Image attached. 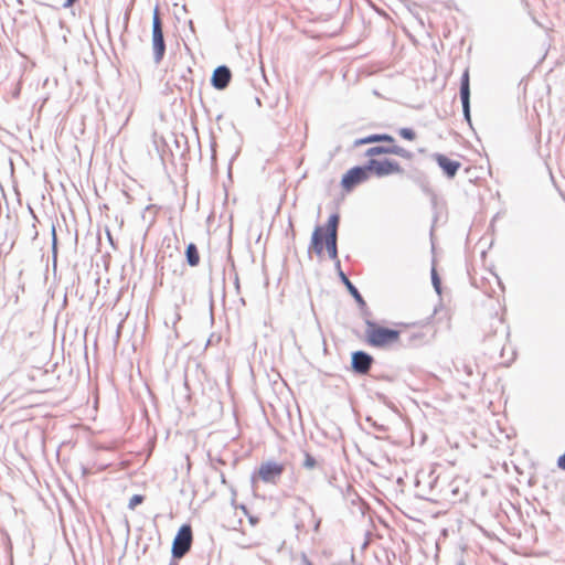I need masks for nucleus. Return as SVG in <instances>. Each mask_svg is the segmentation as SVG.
<instances>
[{"instance_id":"obj_1","label":"nucleus","mask_w":565,"mask_h":565,"mask_svg":"<svg viewBox=\"0 0 565 565\" xmlns=\"http://www.w3.org/2000/svg\"><path fill=\"white\" fill-rule=\"evenodd\" d=\"M365 335L371 345L385 348L398 341L399 331L379 327L376 323L367 321Z\"/></svg>"},{"instance_id":"obj_2","label":"nucleus","mask_w":565,"mask_h":565,"mask_svg":"<svg viewBox=\"0 0 565 565\" xmlns=\"http://www.w3.org/2000/svg\"><path fill=\"white\" fill-rule=\"evenodd\" d=\"M152 51H153V61L156 64H159L166 52V44L163 40L162 24L159 18L158 8L154 9L153 18H152Z\"/></svg>"},{"instance_id":"obj_3","label":"nucleus","mask_w":565,"mask_h":565,"mask_svg":"<svg viewBox=\"0 0 565 565\" xmlns=\"http://www.w3.org/2000/svg\"><path fill=\"white\" fill-rule=\"evenodd\" d=\"M192 544V530L190 525H182L178 531L173 544H172V555L175 558L183 557L186 552L190 550Z\"/></svg>"},{"instance_id":"obj_4","label":"nucleus","mask_w":565,"mask_h":565,"mask_svg":"<svg viewBox=\"0 0 565 565\" xmlns=\"http://www.w3.org/2000/svg\"><path fill=\"white\" fill-rule=\"evenodd\" d=\"M366 166L369 172H373L380 178L402 172V168L398 162L388 159H370Z\"/></svg>"},{"instance_id":"obj_5","label":"nucleus","mask_w":565,"mask_h":565,"mask_svg":"<svg viewBox=\"0 0 565 565\" xmlns=\"http://www.w3.org/2000/svg\"><path fill=\"white\" fill-rule=\"evenodd\" d=\"M339 224V215L332 214L327 224V234H326V248L331 259L338 258V249H337V231Z\"/></svg>"},{"instance_id":"obj_6","label":"nucleus","mask_w":565,"mask_h":565,"mask_svg":"<svg viewBox=\"0 0 565 565\" xmlns=\"http://www.w3.org/2000/svg\"><path fill=\"white\" fill-rule=\"evenodd\" d=\"M284 469L282 463L268 460L259 466L258 476L266 483H276L284 472Z\"/></svg>"},{"instance_id":"obj_7","label":"nucleus","mask_w":565,"mask_h":565,"mask_svg":"<svg viewBox=\"0 0 565 565\" xmlns=\"http://www.w3.org/2000/svg\"><path fill=\"white\" fill-rule=\"evenodd\" d=\"M369 169L365 167H354L350 169L342 178L341 184L345 190H351L356 184L367 180Z\"/></svg>"},{"instance_id":"obj_8","label":"nucleus","mask_w":565,"mask_h":565,"mask_svg":"<svg viewBox=\"0 0 565 565\" xmlns=\"http://www.w3.org/2000/svg\"><path fill=\"white\" fill-rule=\"evenodd\" d=\"M436 162L448 178H454L461 167L459 161L451 160L445 154L436 153L434 156Z\"/></svg>"},{"instance_id":"obj_9","label":"nucleus","mask_w":565,"mask_h":565,"mask_svg":"<svg viewBox=\"0 0 565 565\" xmlns=\"http://www.w3.org/2000/svg\"><path fill=\"white\" fill-rule=\"evenodd\" d=\"M460 98L462 103L463 115L467 120H470V88L468 71L463 73L461 78Z\"/></svg>"},{"instance_id":"obj_10","label":"nucleus","mask_w":565,"mask_h":565,"mask_svg":"<svg viewBox=\"0 0 565 565\" xmlns=\"http://www.w3.org/2000/svg\"><path fill=\"white\" fill-rule=\"evenodd\" d=\"M372 364L371 355L365 352L358 351L352 355V367L358 373L364 374L366 373Z\"/></svg>"},{"instance_id":"obj_11","label":"nucleus","mask_w":565,"mask_h":565,"mask_svg":"<svg viewBox=\"0 0 565 565\" xmlns=\"http://www.w3.org/2000/svg\"><path fill=\"white\" fill-rule=\"evenodd\" d=\"M231 79V72L226 66H218L212 76V85L217 89H224Z\"/></svg>"},{"instance_id":"obj_12","label":"nucleus","mask_w":565,"mask_h":565,"mask_svg":"<svg viewBox=\"0 0 565 565\" xmlns=\"http://www.w3.org/2000/svg\"><path fill=\"white\" fill-rule=\"evenodd\" d=\"M323 227L316 226L311 236L310 248L313 249L318 256H321L323 253Z\"/></svg>"},{"instance_id":"obj_13","label":"nucleus","mask_w":565,"mask_h":565,"mask_svg":"<svg viewBox=\"0 0 565 565\" xmlns=\"http://www.w3.org/2000/svg\"><path fill=\"white\" fill-rule=\"evenodd\" d=\"M380 141H386L393 143L395 140L392 136L386 134H375L370 135L365 138H362L360 140H356V145H365V143H372V142H380Z\"/></svg>"},{"instance_id":"obj_14","label":"nucleus","mask_w":565,"mask_h":565,"mask_svg":"<svg viewBox=\"0 0 565 565\" xmlns=\"http://www.w3.org/2000/svg\"><path fill=\"white\" fill-rule=\"evenodd\" d=\"M186 260L190 266H196L200 262L198 248L194 244H189L186 247Z\"/></svg>"},{"instance_id":"obj_15","label":"nucleus","mask_w":565,"mask_h":565,"mask_svg":"<svg viewBox=\"0 0 565 565\" xmlns=\"http://www.w3.org/2000/svg\"><path fill=\"white\" fill-rule=\"evenodd\" d=\"M342 280L347 288L349 289L350 294L354 297V299L360 303L364 305V300L362 296L360 295L359 290L353 286V284L345 277L343 273H341Z\"/></svg>"},{"instance_id":"obj_16","label":"nucleus","mask_w":565,"mask_h":565,"mask_svg":"<svg viewBox=\"0 0 565 565\" xmlns=\"http://www.w3.org/2000/svg\"><path fill=\"white\" fill-rule=\"evenodd\" d=\"M388 150H390V147L375 146V147L369 148L365 151V156L372 158V157L379 156V154H386V153H390Z\"/></svg>"},{"instance_id":"obj_17","label":"nucleus","mask_w":565,"mask_h":565,"mask_svg":"<svg viewBox=\"0 0 565 565\" xmlns=\"http://www.w3.org/2000/svg\"><path fill=\"white\" fill-rule=\"evenodd\" d=\"M388 151H390L391 154H396V156H399V157L405 158V159H411L412 158V153L408 150H406V149H404V148H402L399 146H396V145L390 146V150Z\"/></svg>"},{"instance_id":"obj_18","label":"nucleus","mask_w":565,"mask_h":565,"mask_svg":"<svg viewBox=\"0 0 565 565\" xmlns=\"http://www.w3.org/2000/svg\"><path fill=\"white\" fill-rule=\"evenodd\" d=\"M431 282H433V286H434L436 292L438 295H440V292H441L440 279H439L438 274L435 268L431 269Z\"/></svg>"},{"instance_id":"obj_19","label":"nucleus","mask_w":565,"mask_h":565,"mask_svg":"<svg viewBox=\"0 0 565 565\" xmlns=\"http://www.w3.org/2000/svg\"><path fill=\"white\" fill-rule=\"evenodd\" d=\"M143 501V497L140 494H134L129 499L128 508L134 510L138 504H140Z\"/></svg>"},{"instance_id":"obj_20","label":"nucleus","mask_w":565,"mask_h":565,"mask_svg":"<svg viewBox=\"0 0 565 565\" xmlns=\"http://www.w3.org/2000/svg\"><path fill=\"white\" fill-rule=\"evenodd\" d=\"M398 134L404 139H407V140H414L415 139V132L411 128H401Z\"/></svg>"},{"instance_id":"obj_21","label":"nucleus","mask_w":565,"mask_h":565,"mask_svg":"<svg viewBox=\"0 0 565 565\" xmlns=\"http://www.w3.org/2000/svg\"><path fill=\"white\" fill-rule=\"evenodd\" d=\"M316 465H317L316 459L310 454L307 452L305 455L303 467L307 469H313L316 467Z\"/></svg>"},{"instance_id":"obj_22","label":"nucleus","mask_w":565,"mask_h":565,"mask_svg":"<svg viewBox=\"0 0 565 565\" xmlns=\"http://www.w3.org/2000/svg\"><path fill=\"white\" fill-rule=\"evenodd\" d=\"M557 465L559 468L565 470V454L558 458Z\"/></svg>"},{"instance_id":"obj_23","label":"nucleus","mask_w":565,"mask_h":565,"mask_svg":"<svg viewBox=\"0 0 565 565\" xmlns=\"http://www.w3.org/2000/svg\"><path fill=\"white\" fill-rule=\"evenodd\" d=\"M76 0H66L65 7L72 6Z\"/></svg>"},{"instance_id":"obj_24","label":"nucleus","mask_w":565,"mask_h":565,"mask_svg":"<svg viewBox=\"0 0 565 565\" xmlns=\"http://www.w3.org/2000/svg\"><path fill=\"white\" fill-rule=\"evenodd\" d=\"M459 565H465V564H462V563H461V564H459Z\"/></svg>"}]
</instances>
